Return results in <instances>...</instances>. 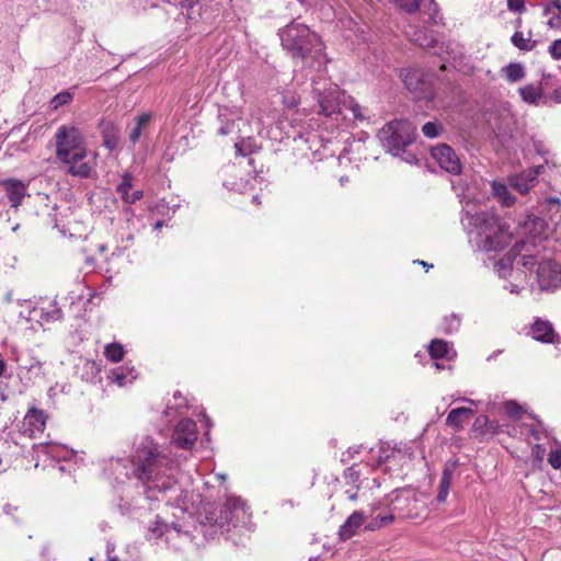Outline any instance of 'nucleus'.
I'll return each mask as SVG.
<instances>
[{
    "label": "nucleus",
    "instance_id": "5",
    "mask_svg": "<svg viewBox=\"0 0 561 561\" xmlns=\"http://www.w3.org/2000/svg\"><path fill=\"white\" fill-rule=\"evenodd\" d=\"M522 265L526 270H533L536 265V275L540 289L556 288L561 284V266L553 260H543L537 263L534 255H523L517 264Z\"/></svg>",
    "mask_w": 561,
    "mask_h": 561
},
{
    "label": "nucleus",
    "instance_id": "22",
    "mask_svg": "<svg viewBox=\"0 0 561 561\" xmlns=\"http://www.w3.org/2000/svg\"><path fill=\"white\" fill-rule=\"evenodd\" d=\"M232 148L237 157L248 158V163L254 167L253 154L261 150V146L255 142H233Z\"/></svg>",
    "mask_w": 561,
    "mask_h": 561
},
{
    "label": "nucleus",
    "instance_id": "55",
    "mask_svg": "<svg viewBox=\"0 0 561 561\" xmlns=\"http://www.w3.org/2000/svg\"><path fill=\"white\" fill-rule=\"evenodd\" d=\"M508 290L513 294H518L519 293V289H518V285L517 284H513L511 283L510 286L507 287Z\"/></svg>",
    "mask_w": 561,
    "mask_h": 561
},
{
    "label": "nucleus",
    "instance_id": "6",
    "mask_svg": "<svg viewBox=\"0 0 561 561\" xmlns=\"http://www.w3.org/2000/svg\"><path fill=\"white\" fill-rule=\"evenodd\" d=\"M416 136V127L404 118L388 122L377 135L378 140H414Z\"/></svg>",
    "mask_w": 561,
    "mask_h": 561
},
{
    "label": "nucleus",
    "instance_id": "40",
    "mask_svg": "<svg viewBox=\"0 0 561 561\" xmlns=\"http://www.w3.org/2000/svg\"><path fill=\"white\" fill-rule=\"evenodd\" d=\"M444 324H445V328H444L445 332L450 333L453 331L458 330V328L460 325V320L456 316H450V317L445 318Z\"/></svg>",
    "mask_w": 561,
    "mask_h": 561
},
{
    "label": "nucleus",
    "instance_id": "28",
    "mask_svg": "<svg viewBox=\"0 0 561 561\" xmlns=\"http://www.w3.org/2000/svg\"><path fill=\"white\" fill-rule=\"evenodd\" d=\"M450 483H451V470L445 469L443 471V474L440 478L439 490H438V494L436 496V501L438 503H444L446 501L447 495L449 493Z\"/></svg>",
    "mask_w": 561,
    "mask_h": 561
},
{
    "label": "nucleus",
    "instance_id": "10",
    "mask_svg": "<svg viewBox=\"0 0 561 561\" xmlns=\"http://www.w3.org/2000/svg\"><path fill=\"white\" fill-rule=\"evenodd\" d=\"M543 165L539 164L519 174L508 178L510 185L520 194H527L537 183L538 175L542 172Z\"/></svg>",
    "mask_w": 561,
    "mask_h": 561
},
{
    "label": "nucleus",
    "instance_id": "36",
    "mask_svg": "<svg viewBox=\"0 0 561 561\" xmlns=\"http://www.w3.org/2000/svg\"><path fill=\"white\" fill-rule=\"evenodd\" d=\"M26 417L30 420V423L36 427H42L45 425L46 422V415L42 410L32 408L27 414Z\"/></svg>",
    "mask_w": 561,
    "mask_h": 561
},
{
    "label": "nucleus",
    "instance_id": "27",
    "mask_svg": "<svg viewBox=\"0 0 561 561\" xmlns=\"http://www.w3.org/2000/svg\"><path fill=\"white\" fill-rule=\"evenodd\" d=\"M428 353L432 356V358L448 357L449 347L447 342L444 340L434 339L428 346Z\"/></svg>",
    "mask_w": 561,
    "mask_h": 561
},
{
    "label": "nucleus",
    "instance_id": "64",
    "mask_svg": "<svg viewBox=\"0 0 561 561\" xmlns=\"http://www.w3.org/2000/svg\"><path fill=\"white\" fill-rule=\"evenodd\" d=\"M105 144L107 145L110 150H113L115 148V142L106 141Z\"/></svg>",
    "mask_w": 561,
    "mask_h": 561
},
{
    "label": "nucleus",
    "instance_id": "16",
    "mask_svg": "<svg viewBox=\"0 0 561 561\" xmlns=\"http://www.w3.org/2000/svg\"><path fill=\"white\" fill-rule=\"evenodd\" d=\"M365 519V515L359 512L355 511L353 512L348 518L345 520V523L340 527L339 534L342 539H348L355 534H357V530L360 528Z\"/></svg>",
    "mask_w": 561,
    "mask_h": 561
},
{
    "label": "nucleus",
    "instance_id": "48",
    "mask_svg": "<svg viewBox=\"0 0 561 561\" xmlns=\"http://www.w3.org/2000/svg\"><path fill=\"white\" fill-rule=\"evenodd\" d=\"M141 197H142V192L137 190L134 193L128 194V196L126 197L125 202L128 203V204H134L137 201H139Z\"/></svg>",
    "mask_w": 561,
    "mask_h": 561
},
{
    "label": "nucleus",
    "instance_id": "26",
    "mask_svg": "<svg viewBox=\"0 0 561 561\" xmlns=\"http://www.w3.org/2000/svg\"><path fill=\"white\" fill-rule=\"evenodd\" d=\"M519 94L525 102L535 104L541 99L542 91L539 85L528 84L519 89Z\"/></svg>",
    "mask_w": 561,
    "mask_h": 561
},
{
    "label": "nucleus",
    "instance_id": "44",
    "mask_svg": "<svg viewBox=\"0 0 561 561\" xmlns=\"http://www.w3.org/2000/svg\"><path fill=\"white\" fill-rule=\"evenodd\" d=\"M505 411L510 416L516 417L520 411V407L513 401L505 403Z\"/></svg>",
    "mask_w": 561,
    "mask_h": 561
},
{
    "label": "nucleus",
    "instance_id": "19",
    "mask_svg": "<svg viewBox=\"0 0 561 561\" xmlns=\"http://www.w3.org/2000/svg\"><path fill=\"white\" fill-rule=\"evenodd\" d=\"M534 227L537 236L541 239H548L550 236H552L558 242L559 249L561 250V222H554V227L551 230L543 219L535 218Z\"/></svg>",
    "mask_w": 561,
    "mask_h": 561
},
{
    "label": "nucleus",
    "instance_id": "29",
    "mask_svg": "<svg viewBox=\"0 0 561 561\" xmlns=\"http://www.w3.org/2000/svg\"><path fill=\"white\" fill-rule=\"evenodd\" d=\"M514 46L519 48L520 50L530 51L535 48L536 42L531 39V34L529 33L528 37H525L522 32H515L511 38Z\"/></svg>",
    "mask_w": 561,
    "mask_h": 561
},
{
    "label": "nucleus",
    "instance_id": "47",
    "mask_svg": "<svg viewBox=\"0 0 561 561\" xmlns=\"http://www.w3.org/2000/svg\"><path fill=\"white\" fill-rule=\"evenodd\" d=\"M376 518L382 527L391 524L394 520V516L392 514L377 515Z\"/></svg>",
    "mask_w": 561,
    "mask_h": 561
},
{
    "label": "nucleus",
    "instance_id": "42",
    "mask_svg": "<svg viewBox=\"0 0 561 561\" xmlns=\"http://www.w3.org/2000/svg\"><path fill=\"white\" fill-rule=\"evenodd\" d=\"M548 461L552 468L560 469L561 468V450H559V449L552 450L549 454Z\"/></svg>",
    "mask_w": 561,
    "mask_h": 561
},
{
    "label": "nucleus",
    "instance_id": "56",
    "mask_svg": "<svg viewBox=\"0 0 561 561\" xmlns=\"http://www.w3.org/2000/svg\"><path fill=\"white\" fill-rule=\"evenodd\" d=\"M12 299H13L12 291L11 290L7 291V294L4 295V301L10 304L12 301Z\"/></svg>",
    "mask_w": 561,
    "mask_h": 561
},
{
    "label": "nucleus",
    "instance_id": "43",
    "mask_svg": "<svg viewBox=\"0 0 561 561\" xmlns=\"http://www.w3.org/2000/svg\"><path fill=\"white\" fill-rule=\"evenodd\" d=\"M551 57L556 60H561V39H556L549 47Z\"/></svg>",
    "mask_w": 561,
    "mask_h": 561
},
{
    "label": "nucleus",
    "instance_id": "1",
    "mask_svg": "<svg viewBox=\"0 0 561 561\" xmlns=\"http://www.w3.org/2000/svg\"><path fill=\"white\" fill-rule=\"evenodd\" d=\"M130 462L131 476L141 483L148 500H164L165 493L175 486L171 476L167 474V471L172 469L174 460L151 438L146 437L141 440Z\"/></svg>",
    "mask_w": 561,
    "mask_h": 561
},
{
    "label": "nucleus",
    "instance_id": "14",
    "mask_svg": "<svg viewBox=\"0 0 561 561\" xmlns=\"http://www.w3.org/2000/svg\"><path fill=\"white\" fill-rule=\"evenodd\" d=\"M394 4L408 13L415 12L419 8H426L428 4L430 19L437 23L435 20L437 13V5L434 0H393Z\"/></svg>",
    "mask_w": 561,
    "mask_h": 561
},
{
    "label": "nucleus",
    "instance_id": "59",
    "mask_svg": "<svg viewBox=\"0 0 561 561\" xmlns=\"http://www.w3.org/2000/svg\"><path fill=\"white\" fill-rule=\"evenodd\" d=\"M415 262H416V263H419V264H421L422 266H424V267H426V268L432 267V265H431V264H427L425 261H420V260H417V261H415Z\"/></svg>",
    "mask_w": 561,
    "mask_h": 561
},
{
    "label": "nucleus",
    "instance_id": "3",
    "mask_svg": "<svg viewBox=\"0 0 561 561\" xmlns=\"http://www.w3.org/2000/svg\"><path fill=\"white\" fill-rule=\"evenodd\" d=\"M469 225L480 238L479 247L485 252L501 251L512 239L510 226L495 213L479 211L470 217Z\"/></svg>",
    "mask_w": 561,
    "mask_h": 561
},
{
    "label": "nucleus",
    "instance_id": "35",
    "mask_svg": "<svg viewBox=\"0 0 561 561\" xmlns=\"http://www.w3.org/2000/svg\"><path fill=\"white\" fill-rule=\"evenodd\" d=\"M443 125L438 122H427L422 126V133L426 138H437L440 136Z\"/></svg>",
    "mask_w": 561,
    "mask_h": 561
},
{
    "label": "nucleus",
    "instance_id": "46",
    "mask_svg": "<svg viewBox=\"0 0 561 561\" xmlns=\"http://www.w3.org/2000/svg\"><path fill=\"white\" fill-rule=\"evenodd\" d=\"M507 8L515 12L524 11V0H507Z\"/></svg>",
    "mask_w": 561,
    "mask_h": 561
},
{
    "label": "nucleus",
    "instance_id": "20",
    "mask_svg": "<svg viewBox=\"0 0 561 561\" xmlns=\"http://www.w3.org/2000/svg\"><path fill=\"white\" fill-rule=\"evenodd\" d=\"M492 194L499 201V203L504 207H511L515 204L516 198L508 191V187L505 183L493 181L491 183Z\"/></svg>",
    "mask_w": 561,
    "mask_h": 561
},
{
    "label": "nucleus",
    "instance_id": "12",
    "mask_svg": "<svg viewBox=\"0 0 561 561\" xmlns=\"http://www.w3.org/2000/svg\"><path fill=\"white\" fill-rule=\"evenodd\" d=\"M13 208H18L26 196V184L16 179H5L0 182Z\"/></svg>",
    "mask_w": 561,
    "mask_h": 561
},
{
    "label": "nucleus",
    "instance_id": "53",
    "mask_svg": "<svg viewBox=\"0 0 561 561\" xmlns=\"http://www.w3.org/2000/svg\"><path fill=\"white\" fill-rule=\"evenodd\" d=\"M345 494L350 501L357 500V491L347 490Z\"/></svg>",
    "mask_w": 561,
    "mask_h": 561
},
{
    "label": "nucleus",
    "instance_id": "34",
    "mask_svg": "<svg viewBox=\"0 0 561 561\" xmlns=\"http://www.w3.org/2000/svg\"><path fill=\"white\" fill-rule=\"evenodd\" d=\"M151 119V116L150 114H142L140 115L138 118H137V122L135 124V126L133 127L131 131H130V140H138L139 137L141 136V130L145 126L148 125V123L150 122Z\"/></svg>",
    "mask_w": 561,
    "mask_h": 561
},
{
    "label": "nucleus",
    "instance_id": "24",
    "mask_svg": "<svg viewBox=\"0 0 561 561\" xmlns=\"http://www.w3.org/2000/svg\"><path fill=\"white\" fill-rule=\"evenodd\" d=\"M472 414H473V410H471L469 408H465V407L457 408V409L451 410L448 413L446 423L448 426H451L453 428L458 431L462 427V424H461L462 417L465 415H472Z\"/></svg>",
    "mask_w": 561,
    "mask_h": 561
},
{
    "label": "nucleus",
    "instance_id": "50",
    "mask_svg": "<svg viewBox=\"0 0 561 561\" xmlns=\"http://www.w3.org/2000/svg\"><path fill=\"white\" fill-rule=\"evenodd\" d=\"M381 527H382V526H381V524H379V523H378V520H377V518L375 517V518H373V519L367 524V526H366L365 528H366L367 530H371V531H374V530H377V529H379V528H381Z\"/></svg>",
    "mask_w": 561,
    "mask_h": 561
},
{
    "label": "nucleus",
    "instance_id": "49",
    "mask_svg": "<svg viewBox=\"0 0 561 561\" xmlns=\"http://www.w3.org/2000/svg\"><path fill=\"white\" fill-rule=\"evenodd\" d=\"M489 419L484 415H480L476 419L474 427H484L489 424Z\"/></svg>",
    "mask_w": 561,
    "mask_h": 561
},
{
    "label": "nucleus",
    "instance_id": "7",
    "mask_svg": "<svg viewBox=\"0 0 561 561\" xmlns=\"http://www.w3.org/2000/svg\"><path fill=\"white\" fill-rule=\"evenodd\" d=\"M345 92L341 91L337 87L329 88L318 93L319 113L332 117L341 113L344 106Z\"/></svg>",
    "mask_w": 561,
    "mask_h": 561
},
{
    "label": "nucleus",
    "instance_id": "9",
    "mask_svg": "<svg viewBox=\"0 0 561 561\" xmlns=\"http://www.w3.org/2000/svg\"><path fill=\"white\" fill-rule=\"evenodd\" d=\"M196 440V423L190 419L181 420L174 427L172 443L180 448L190 449Z\"/></svg>",
    "mask_w": 561,
    "mask_h": 561
},
{
    "label": "nucleus",
    "instance_id": "11",
    "mask_svg": "<svg viewBox=\"0 0 561 561\" xmlns=\"http://www.w3.org/2000/svg\"><path fill=\"white\" fill-rule=\"evenodd\" d=\"M401 78L409 91L415 93L419 98L426 96L427 83L423 79L420 70L404 69L401 72Z\"/></svg>",
    "mask_w": 561,
    "mask_h": 561
},
{
    "label": "nucleus",
    "instance_id": "39",
    "mask_svg": "<svg viewBox=\"0 0 561 561\" xmlns=\"http://www.w3.org/2000/svg\"><path fill=\"white\" fill-rule=\"evenodd\" d=\"M135 378V376H128L127 374H124L123 369H116L113 371V380L118 386H124L126 382L131 381Z\"/></svg>",
    "mask_w": 561,
    "mask_h": 561
},
{
    "label": "nucleus",
    "instance_id": "31",
    "mask_svg": "<svg viewBox=\"0 0 561 561\" xmlns=\"http://www.w3.org/2000/svg\"><path fill=\"white\" fill-rule=\"evenodd\" d=\"M125 354L124 347L119 343H110L104 348V355L113 363H118L123 359Z\"/></svg>",
    "mask_w": 561,
    "mask_h": 561
},
{
    "label": "nucleus",
    "instance_id": "13",
    "mask_svg": "<svg viewBox=\"0 0 561 561\" xmlns=\"http://www.w3.org/2000/svg\"><path fill=\"white\" fill-rule=\"evenodd\" d=\"M531 336L542 343L554 344L560 342V337L556 334L552 324L540 319L531 325Z\"/></svg>",
    "mask_w": 561,
    "mask_h": 561
},
{
    "label": "nucleus",
    "instance_id": "45",
    "mask_svg": "<svg viewBox=\"0 0 561 561\" xmlns=\"http://www.w3.org/2000/svg\"><path fill=\"white\" fill-rule=\"evenodd\" d=\"M531 453H533L534 458H535L538 462H541V461L543 460L546 449L543 448V446H541V445H539V444H536V445L533 447Z\"/></svg>",
    "mask_w": 561,
    "mask_h": 561
},
{
    "label": "nucleus",
    "instance_id": "37",
    "mask_svg": "<svg viewBox=\"0 0 561 561\" xmlns=\"http://www.w3.org/2000/svg\"><path fill=\"white\" fill-rule=\"evenodd\" d=\"M72 100V94L68 91H62L58 94H56L51 101H50V107L53 110H57L59 108L60 106L62 105H66L68 103H70Z\"/></svg>",
    "mask_w": 561,
    "mask_h": 561
},
{
    "label": "nucleus",
    "instance_id": "33",
    "mask_svg": "<svg viewBox=\"0 0 561 561\" xmlns=\"http://www.w3.org/2000/svg\"><path fill=\"white\" fill-rule=\"evenodd\" d=\"M344 107H347L352 112L354 118L360 121L365 119L364 111L366 108L358 104L353 96L346 94V98H344Z\"/></svg>",
    "mask_w": 561,
    "mask_h": 561
},
{
    "label": "nucleus",
    "instance_id": "21",
    "mask_svg": "<svg viewBox=\"0 0 561 561\" xmlns=\"http://www.w3.org/2000/svg\"><path fill=\"white\" fill-rule=\"evenodd\" d=\"M36 314H38L42 323H49L54 321H58L62 317L61 309L57 306L56 301H51L48 306L39 307L34 310Z\"/></svg>",
    "mask_w": 561,
    "mask_h": 561
},
{
    "label": "nucleus",
    "instance_id": "63",
    "mask_svg": "<svg viewBox=\"0 0 561 561\" xmlns=\"http://www.w3.org/2000/svg\"><path fill=\"white\" fill-rule=\"evenodd\" d=\"M340 182H341L342 185H344L346 182H348V178L347 176H341Z\"/></svg>",
    "mask_w": 561,
    "mask_h": 561
},
{
    "label": "nucleus",
    "instance_id": "60",
    "mask_svg": "<svg viewBox=\"0 0 561 561\" xmlns=\"http://www.w3.org/2000/svg\"><path fill=\"white\" fill-rule=\"evenodd\" d=\"M116 135L113 133L112 135H104V140L105 141H108V140H112V138H115Z\"/></svg>",
    "mask_w": 561,
    "mask_h": 561
},
{
    "label": "nucleus",
    "instance_id": "15",
    "mask_svg": "<svg viewBox=\"0 0 561 561\" xmlns=\"http://www.w3.org/2000/svg\"><path fill=\"white\" fill-rule=\"evenodd\" d=\"M88 135L82 125L70 123L62 125L56 131V140H83Z\"/></svg>",
    "mask_w": 561,
    "mask_h": 561
},
{
    "label": "nucleus",
    "instance_id": "25",
    "mask_svg": "<svg viewBox=\"0 0 561 561\" xmlns=\"http://www.w3.org/2000/svg\"><path fill=\"white\" fill-rule=\"evenodd\" d=\"M515 256L516 255L513 253V251H510L503 259L495 263L494 268L500 277L505 278L513 272V261Z\"/></svg>",
    "mask_w": 561,
    "mask_h": 561
},
{
    "label": "nucleus",
    "instance_id": "61",
    "mask_svg": "<svg viewBox=\"0 0 561 561\" xmlns=\"http://www.w3.org/2000/svg\"><path fill=\"white\" fill-rule=\"evenodd\" d=\"M162 226H163V221L158 220V221L154 224V229H160V228H162Z\"/></svg>",
    "mask_w": 561,
    "mask_h": 561
},
{
    "label": "nucleus",
    "instance_id": "54",
    "mask_svg": "<svg viewBox=\"0 0 561 561\" xmlns=\"http://www.w3.org/2000/svg\"><path fill=\"white\" fill-rule=\"evenodd\" d=\"M15 510H16V507L12 506L11 504H5L3 506V511L5 514H12L13 511H15Z\"/></svg>",
    "mask_w": 561,
    "mask_h": 561
},
{
    "label": "nucleus",
    "instance_id": "32",
    "mask_svg": "<svg viewBox=\"0 0 561 561\" xmlns=\"http://www.w3.org/2000/svg\"><path fill=\"white\" fill-rule=\"evenodd\" d=\"M226 511H230L232 513V517L229 522H232L233 517L240 519V515L245 514V503L240 499H230L225 505Z\"/></svg>",
    "mask_w": 561,
    "mask_h": 561
},
{
    "label": "nucleus",
    "instance_id": "58",
    "mask_svg": "<svg viewBox=\"0 0 561 561\" xmlns=\"http://www.w3.org/2000/svg\"><path fill=\"white\" fill-rule=\"evenodd\" d=\"M5 367V363L2 359H0V377L3 376Z\"/></svg>",
    "mask_w": 561,
    "mask_h": 561
},
{
    "label": "nucleus",
    "instance_id": "41",
    "mask_svg": "<svg viewBox=\"0 0 561 561\" xmlns=\"http://www.w3.org/2000/svg\"><path fill=\"white\" fill-rule=\"evenodd\" d=\"M149 530L151 531L153 537L159 538L168 530V525L162 520L157 519L154 522V526L150 527Z\"/></svg>",
    "mask_w": 561,
    "mask_h": 561
},
{
    "label": "nucleus",
    "instance_id": "38",
    "mask_svg": "<svg viewBox=\"0 0 561 561\" xmlns=\"http://www.w3.org/2000/svg\"><path fill=\"white\" fill-rule=\"evenodd\" d=\"M131 180L133 176L128 173L123 175L121 184L117 186V192L121 194L122 198L125 201L129 194V190L131 188Z\"/></svg>",
    "mask_w": 561,
    "mask_h": 561
},
{
    "label": "nucleus",
    "instance_id": "52",
    "mask_svg": "<svg viewBox=\"0 0 561 561\" xmlns=\"http://www.w3.org/2000/svg\"><path fill=\"white\" fill-rule=\"evenodd\" d=\"M196 2H198V0H182L181 4L183 8L193 9Z\"/></svg>",
    "mask_w": 561,
    "mask_h": 561
},
{
    "label": "nucleus",
    "instance_id": "62",
    "mask_svg": "<svg viewBox=\"0 0 561 561\" xmlns=\"http://www.w3.org/2000/svg\"><path fill=\"white\" fill-rule=\"evenodd\" d=\"M286 504H287V505H289L290 507H294V506H295V503H294V501H293V500H286V501L284 502V505H286Z\"/></svg>",
    "mask_w": 561,
    "mask_h": 561
},
{
    "label": "nucleus",
    "instance_id": "51",
    "mask_svg": "<svg viewBox=\"0 0 561 561\" xmlns=\"http://www.w3.org/2000/svg\"><path fill=\"white\" fill-rule=\"evenodd\" d=\"M284 103H285L287 106H289V107H295V106H297L298 101H297V99L293 95V96H286V98L284 99Z\"/></svg>",
    "mask_w": 561,
    "mask_h": 561
},
{
    "label": "nucleus",
    "instance_id": "18",
    "mask_svg": "<svg viewBox=\"0 0 561 561\" xmlns=\"http://www.w3.org/2000/svg\"><path fill=\"white\" fill-rule=\"evenodd\" d=\"M407 35L411 42L415 43L420 47L430 48L434 47L436 44V38L433 33L421 27L411 26L407 31Z\"/></svg>",
    "mask_w": 561,
    "mask_h": 561
},
{
    "label": "nucleus",
    "instance_id": "8",
    "mask_svg": "<svg viewBox=\"0 0 561 561\" xmlns=\"http://www.w3.org/2000/svg\"><path fill=\"white\" fill-rule=\"evenodd\" d=\"M431 154L445 171L453 174H459L461 172V163L458 156L446 142H440L432 147Z\"/></svg>",
    "mask_w": 561,
    "mask_h": 561
},
{
    "label": "nucleus",
    "instance_id": "17",
    "mask_svg": "<svg viewBox=\"0 0 561 561\" xmlns=\"http://www.w3.org/2000/svg\"><path fill=\"white\" fill-rule=\"evenodd\" d=\"M413 142H383L387 152L399 157L408 163L417 161L416 154L409 149Z\"/></svg>",
    "mask_w": 561,
    "mask_h": 561
},
{
    "label": "nucleus",
    "instance_id": "2",
    "mask_svg": "<svg viewBox=\"0 0 561 561\" xmlns=\"http://www.w3.org/2000/svg\"><path fill=\"white\" fill-rule=\"evenodd\" d=\"M282 46L294 57L307 61L310 66L327 62L323 44L317 33L302 23L291 21L279 30Z\"/></svg>",
    "mask_w": 561,
    "mask_h": 561
},
{
    "label": "nucleus",
    "instance_id": "4",
    "mask_svg": "<svg viewBox=\"0 0 561 561\" xmlns=\"http://www.w3.org/2000/svg\"><path fill=\"white\" fill-rule=\"evenodd\" d=\"M57 157L69 165V173L89 178L95 165L96 153L88 151L81 142H57Z\"/></svg>",
    "mask_w": 561,
    "mask_h": 561
},
{
    "label": "nucleus",
    "instance_id": "23",
    "mask_svg": "<svg viewBox=\"0 0 561 561\" xmlns=\"http://www.w3.org/2000/svg\"><path fill=\"white\" fill-rule=\"evenodd\" d=\"M546 15H551L548 25L551 28H561V1L552 0L545 9Z\"/></svg>",
    "mask_w": 561,
    "mask_h": 561
},
{
    "label": "nucleus",
    "instance_id": "30",
    "mask_svg": "<svg viewBox=\"0 0 561 561\" xmlns=\"http://www.w3.org/2000/svg\"><path fill=\"white\" fill-rule=\"evenodd\" d=\"M504 73H505V78L510 82H517V81H520L525 77V69L518 62H511L508 66L505 67Z\"/></svg>",
    "mask_w": 561,
    "mask_h": 561
},
{
    "label": "nucleus",
    "instance_id": "57",
    "mask_svg": "<svg viewBox=\"0 0 561 561\" xmlns=\"http://www.w3.org/2000/svg\"><path fill=\"white\" fill-rule=\"evenodd\" d=\"M530 434H531V436H533L536 440H539V439H540V435H539V432H538L537 430L531 428V430H530Z\"/></svg>",
    "mask_w": 561,
    "mask_h": 561
}]
</instances>
